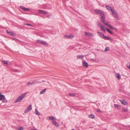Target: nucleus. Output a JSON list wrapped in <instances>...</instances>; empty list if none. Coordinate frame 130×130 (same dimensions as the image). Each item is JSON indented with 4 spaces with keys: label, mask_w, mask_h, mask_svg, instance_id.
<instances>
[{
    "label": "nucleus",
    "mask_w": 130,
    "mask_h": 130,
    "mask_svg": "<svg viewBox=\"0 0 130 130\" xmlns=\"http://www.w3.org/2000/svg\"><path fill=\"white\" fill-rule=\"evenodd\" d=\"M23 129V128L22 127L20 126L18 128V129L19 130H22Z\"/></svg>",
    "instance_id": "nucleus-34"
},
{
    "label": "nucleus",
    "mask_w": 130,
    "mask_h": 130,
    "mask_svg": "<svg viewBox=\"0 0 130 130\" xmlns=\"http://www.w3.org/2000/svg\"><path fill=\"white\" fill-rule=\"evenodd\" d=\"M110 28L112 30H115L116 31H117V29L112 27L111 26Z\"/></svg>",
    "instance_id": "nucleus-30"
},
{
    "label": "nucleus",
    "mask_w": 130,
    "mask_h": 130,
    "mask_svg": "<svg viewBox=\"0 0 130 130\" xmlns=\"http://www.w3.org/2000/svg\"><path fill=\"white\" fill-rule=\"evenodd\" d=\"M101 29H102L103 30V31L104 32H105V27L104 26H103V27L102 28V27H101Z\"/></svg>",
    "instance_id": "nucleus-36"
},
{
    "label": "nucleus",
    "mask_w": 130,
    "mask_h": 130,
    "mask_svg": "<svg viewBox=\"0 0 130 130\" xmlns=\"http://www.w3.org/2000/svg\"><path fill=\"white\" fill-rule=\"evenodd\" d=\"M69 94L70 96H74L75 95V94H74L70 93H69Z\"/></svg>",
    "instance_id": "nucleus-33"
},
{
    "label": "nucleus",
    "mask_w": 130,
    "mask_h": 130,
    "mask_svg": "<svg viewBox=\"0 0 130 130\" xmlns=\"http://www.w3.org/2000/svg\"><path fill=\"white\" fill-rule=\"evenodd\" d=\"M119 91H122V90H121V89H119Z\"/></svg>",
    "instance_id": "nucleus-42"
},
{
    "label": "nucleus",
    "mask_w": 130,
    "mask_h": 130,
    "mask_svg": "<svg viewBox=\"0 0 130 130\" xmlns=\"http://www.w3.org/2000/svg\"><path fill=\"white\" fill-rule=\"evenodd\" d=\"M115 75L117 78L119 79L120 80V76L119 74L117 73L115 74Z\"/></svg>",
    "instance_id": "nucleus-18"
},
{
    "label": "nucleus",
    "mask_w": 130,
    "mask_h": 130,
    "mask_svg": "<svg viewBox=\"0 0 130 130\" xmlns=\"http://www.w3.org/2000/svg\"><path fill=\"white\" fill-rule=\"evenodd\" d=\"M6 32L7 34L10 35L12 36H15V34L12 32H10L8 30H6Z\"/></svg>",
    "instance_id": "nucleus-10"
},
{
    "label": "nucleus",
    "mask_w": 130,
    "mask_h": 130,
    "mask_svg": "<svg viewBox=\"0 0 130 130\" xmlns=\"http://www.w3.org/2000/svg\"><path fill=\"white\" fill-rule=\"evenodd\" d=\"M89 117L90 118H94V116L93 114H91L89 116Z\"/></svg>",
    "instance_id": "nucleus-29"
},
{
    "label": "nucleus",
    "mask_w": 130,
    "mask_h": 130,
    "mask_svg": "<svg viewBox=\"0 0 130 130\" xmlns=\"http://www.w3.org/2000/svg\"><path fill=\"white\" fill-rule=\"evenodd\" d=\"M31 130H37L36 129H31Z\"/></svg>",
    "instance_id": "nucleus-43"
},
{
    "label": "nucleus",
    "mask_w": 130,
    "mask_h": 130,
    "mask_svg": "<svg viewBox=\"0 0 130 130\" xmlns=\"http://www.w3.org/2000/svg\"><path fill=\"white\" fill-rule=\"evenodd\" d=\"M111 26L110 24H108V25L107 26L110 28Z\"/></svg>",
    "instance_id": "nucleus-41"
},
{
    "label": "nucleus",
    "mask_w": 130,
    "mask_h": 130,
    "mask_svg": "<svg viewBox=\"0 0 130 130\" xmlns=\"http://www.w3.org/2000/svg\"><path fill=\"white\" fill-rule=\"evenodd\" d=\"M107 31L111 34H113L112 32L108 28H106Z\"/></svg>",
    "instance_id": "nucleus-21"
},
{
    "label": "nucleus",
    "mask_w": 130,
    "mask_h": 130,
    "mask_svg": "<svg viewBox=\"0 0 130 130\" xmlns=\"http://www.w3.org/2000/svg\"><path fill=\"white\" fill-rule=\"evenodd\" d=\"M39 12L40 13H42L43 14H46V12L44 11L40 10L39 11Z\"/></svg>",
    "instance_id": "nucleus-17"
},
{
    "label": "nucleus",
    "mask_w": 130,
    "mask_h": 130,
    "mask_svg": "<svg viewBox=\"0 0 130 130\" xmlns=\"http://www.w3.org/2000/svg\"><path fill=\"white\" fill-rule=\"evenodd\" d=\"M97 33L98 35H99L100 36H101L102 37H103V36H104V34H102L101 33V32L99 31H98L97 32Z\"/></svg>",
    "instance_id": "nucleus-25"
},
{
    "label": "nucleus",
    "mask_w": 130,
    "mask_h": 130,
    "mask_svg": "<svg viewBox=\"0 0 130 130\" xmlns=\"http://www.w3.org/2000/svg\"><path fill=\"white\" fill-rule=\"evenodd\" d=\"M97 111V112H101V111L100 109L98 110Z\"/></svg>",
    "instance_id": "nucleus-40"
},
{
    "label": "nucleus",
    "mask_w": 130,
    "mask_h": 130,
    "mask_svg": "<svg viewBox=\"0 0 130 130\" xmlns=\"http://www.w3.org/2000/svg\"><path fill=\"white\" fill-rule=\"evenodd\" d=\"M122 111H124V112H126L128 110L127 109L123 108L122 109Z\"/></svg>",
    "instance_id": "nucleus-31"
},
{
    "label": "nucleus",
    "mask_w": 130,
    "mask_h": 130,
    "mask_svg": "<svg viewBox=\"0 0 130 130\" xmlns=\"http://www.w3.org/2000/svg\"><path fill=\"white\" fill-rule=\"evenodd\" d=\"M49 15H48V16H47V17H49Z\"/></svg>",
    "instance_id": "nucleus-47"
},
{
    "label": "nucleus",
    "mask_w": 130,
    "mask_h": 130,
    "mask_svg": "<svg viewBox=\"0 0 130 130\" xmlns=\"http://www.w3.org/2000/svg\"><path fill=\"white\" fill-rule=\"evenodd\" d=\"M20 7L21 9L25 11H28L29 10V9L25 8L23 6H20Z\"/></svg>",
    "instance_id": "nucleus-7"
},
{
    "label": "nucleus",
    "mask_w": 130,
    "mask_h": 130,
    "mask_svg": "<svg viewBox=\"0 0 130 130\" xmlns=\"http://www.w3.org/2000/svg\"><path fill=\"white\" fill-rule=\"evenodd\" d=\"M104 24L106 25L107 26L108 25V24L107 23H106L105 22V23H104Z\"/></svg>",
    "instance_id": "nucleus-39"
},
{
    "label": "nucleus",
    "mask_w": 130,
    "mask_h": 130,
    "mask_svg": "<svg viewBox=\"0 0 130 130\" xmlns=\"http://www.w3.org/2000/svg\"><path fill=\"white\" fill-rule=\"evenodd\" d=\"M97 23L100 28L103 27V25L100 22H97Z\"/></svg>",
    "instance_id": "nucleus-20"
},
{
    "label": "nucleus",
    "mask_w": 130,
    "mask_h": 130,
    "mask_svg": "<svg viewBox=\"0 0 130 130\" xmlns=\"http://www.w3.org/2000/svg\"><path fill=\"white\" fill-rule=\"evenodd\" d=\"M35 112V113L37 115H40V113L38 111L37 109H36Z\"/></svg>",
    "instance_id": "nucleus-22"
},
{
    "label": "nucleus",
    "mask_w": 130,
    "mask_h": 130,
    "mask_svg": "<svg viewBox=\"0 0 130 130\" xmlns=\"http://www.w3.org/2000/svg\"><path fill=\"white\" fill-rule=\"evenodd\" d=\"M119 100L121 103H122L124 105H127L128 104L127 102H126L125 100Z\"/></svg>",
    "instance_id": "nucleus-5"
},
{
    "label": "nucleus",
    "mask_w": 130,
    "mask_h": 130,
    "mask_svg": "<svg viewBox=\"0 0 130 130\" xmlns=\"http://www.w3.org/2000/svg\"><path fill=\"white\" fill-rule=\"evenodd\" d=\"M64 37L67 38L72 39L74 37V36L73 35H65Z\"/></svg>",
    "instance_id": "nucleus-11"
},
{
    "label": "nucleus",
    "mask_w": 130,
    "mask_h": 130,
    "mask_svg": "<svg viewBox=\"0 0 130 130\" xmlns=\"http://www.w3.org/2000/svg\"><path fill=\"white\" fill-rule=\"evenodd\" d=\"M94 11L100 15L101 16H104V15L103 12L101 10H98V9H95L94 10Z\"/></svg>",
    "instance_id": "nucleus-3"
},
{
    "label": "nucleus",
    "mask_w": 130,
    "mask_h": 130,
    "mask_svg": "<svg viewBox=\"0 0 130 130\" xmlns=\"http://www.w3.org/2000/svg\"><path fill=\"white\" fill-rule=\"evenodd\" d=\"M129 130H130V129H129Z\"/></svg>",
    "instance_id": "nucleus-48"
},
{
    "label": "nucleus",
    "mask_w": 130,
    "mask_h": 130,
    "mask_svg": "<svg viewBox=\"0 0 130 130\" xmlns=\"http://www.w3.org/2000/svg\"><path fill=\"white\" fill-rule=\"evenodd\" d=\"M37 42L40 43L44 46H48L47 43L46 42L43 40L38 39L37 41Z\"/></svg>",
    "instance_id": "nucleus-2"
},
{
    "label": "nucleus",
    "mask_w": 130,
    "mask_h": 130,
    "mask_svg": "<svg viewBox=\"0 0 130 130\" xmlns=\"http://www.w3.org/2000/svg\"><path fill=\"white\" fill-rule=\"evenodd\" d=\"M100 5L101 6H102V4H101L100 3Z\"/></svg>",
    "instance_id": "nucleus-44"
},
{
    "label": "nucleus",
    "mask_w": 130,
    "mask_h": 130,
    "mask_svg": "<svg viewBox=\"0 0 130 130\" xmlns=\"http://www.w3.org/2000/svg\"><path fill=\"white\" fill-rule=\"evenodd\" d=\"M83 56H81L80 55H78L77 56V59H83Z\"/></svg>",
    "instance_id": "nucleus-24"
},
{
    "label": "nucleus",
    "mask_w": 130,
    "mask_h": 130,
    "mask_svg": "<svg viewBox=\"0 0 130 130\" xmlns=\"http://www.w3.org/2000/svg\"><path fill=\"white\" fill-rule=\"evenodd\" d=\"M46 90V89H44L42 90L40 92V94H43L45 92Z\"/></svg>",
    "instance_id": "nucleus-23"
},
{
    "label": "nucleus",
    "mask_w": 130,
    "mask_h": 130,
    "mask_svg": "<svg viewBox=\"0 0 130 130\" xmlns=\"http://www.w3.org/2000/svg\"><path fill=\"white\" fill-rule=\"evenodd\" d=\"M83 65L84 67H87L88 66V64L87 62L84 61L83 63Z\"/></svg>",
    "instance_id": "nucleus-15"
},
{
    "label": "nucleus",
    "mask_w": 130,
    "mask_h": 130,
    "mask_svg": "<svg viewBox=\"0 0 130 130\" xmlns=\"http://www.w3.org/2000/svg\"><path fill=\"white\" fill-rule=\"evenodd\" d=\"M26 94V93H25L21 94L17 99L15 102V103H16L18 102H21L23 98L25 96Z\"/></svg>",
    "instance_id": "nucleus-1"
},
{
    "label": "nucleus",
    "mask_w": 130,
    "mask_h": 130,
    "mask_svg": "<svg viewBox=\"0 0 130 130\" xmlns=\"http://www.w3.org/2000/svg\"><path fill=\"white\" fill-rule=\"evenodd\" d=\"M103 38L105 40H108L111 41H112V39L104 35L103 36Z\"/></svg>",
    "instance_id": "nucleus-8"
},
{
    "label": "nucleus",
    "mask_w": 130,
    "mask_h": 130,
    "mask_svg": "<svg viewBox=\"0 0 130 130\" xmlns=\"http://www.w3.org/2000/svg\"><path fill=\"white\" fill-rule=\"evenodd\" d=\"M109 47H106L105 49V51H109Z\"/></svg>",
    "instance_id": "nucleus-32"
},
{
    "label": "nucleus",
    "mask_w": 130,
    "mask_h": 130,
    "mask_svg": "<svg viewBox=\"0 0 130 130\" xmlns=\"http://www.w3.org/2000/svg\"><path fill=\"white\" fill-rule=\"evenodd\" d=\"M100 5L101 6H102V4H101L100 3Z\"/></svg>",
    "instance_id": "nucleus-45"
},
{
    "label": "nucleus",
    "mask_w": 130,
    "mask_h": 130,
    "mask_svg": "<svg viewBox=\"0 0 130 130\" xmlns=\"http://www.w3.org/2000/svg\"><path fill=\"white\" fill-rule=\"evenodd\" d=\"M112 13V14L117 19H118V15L116 12L113 10V11H111Z\"/></svg>",
    "instance_id": "nucleus-9"
},
{
    "label": "nucleus",
    "mask_w": 130,
    "mask_h": 130,
    "mask_svg": "<svg viewBox=\"0 0 130 130\" xmlns=\"http://www.w3.org/2000/svg\"><path fill=\"white\" fill-rule=\"evenodd\" d=\"M3 103H6L7 102V100L6 99L5 97L3 100Z\"/></svg>",
    "instance_id": "nucleus-27"
},
{
    "label": "nucleus",
    "mask_w": 130,
    "mask_h": 130,
    "mask_svg": "<svg viewBox=\"0 0 130 130\" xmlns=\"http://www.w3.org/2000/svg\"><path fill=\"white\" fill-rule=\"evenodd\" d=\"M3 61L4 62L3 63L4 64H8V62L7 61H5V60H3Z\"/></svg>",
    "instance_id": "nucleus-35"
},
{
    "label": "nucleus",
    "mask_w": 130,
    "mask_h": 130,
    "mask_svg": "<svg viewBox=\"0 0 130 130\" xmlns=\"http://www.w3.org/2000/svg\"><path fill=\"white\" fill-rule=\"evenodd\" d=\"M114 107L115 108H119L120 107V105H119L115 104H114Z\"/></svg>",
    "instance_id": "nucleus-26"
},
{
    "label": "nucleus",
    "mask_w": 130,
    "mask_h": 130,
    "mask_svg": "<svg viewBox=\"0 0 130 130\" xmlns=\"http://www.w3.org/2000/svg\"><path fill=\"white\" fill-rule=\"evenodd\" d=\"M127 66L128 69H130V64H129V66L127 65Z\"/></svg>",
    "instance_id": "nucleus-38"
},
{
    "label": "nucleus",
    "mask_w": 130,
    "mask_h": 130,
    "mask_svg": "<svg viewBox=\"0 0 130 130\" xmlns=\"http://www.w3.org/2000/svg\"><path fill=\"white\" fill-rule=\"evenodd\" d=\"M49 120L53 121L54 119H55L54 117L53 116L49 117Z\"/></svg>",
    "instance_id": "nucleus-28"
},
{
    "label": "nucleus",
    "mask_w": 130,
    "mask_h": 130,
    "mask_svg": "<svg viewBox=\"0 0 130 130\" xmlns=\"http://www.w3.org/2000/svg\"><path fill=\"white\" fill-rule=\"evenodd\" d=\"M85 35L86 36H87L90 37L94 36L93 35H92V34L91 33L85 32Z\"/></svg>",
    "instance_id": "nucleus-6"
},
{
    "label": "nucleus",
    "mask_w": 130,
    "mask_h": 130,
    "mask_svg": "<svg viewBox=\"0 0 130 130\" xmlns=\"http://www.w3.org/2000/svg\"><path fill=\"white\" fill-rule=\"evenodd\" d=\"M101 21L103 23H105V18L104 16H101Z\"/></svg>",
    "instance_id": "nucleus-16"
},
{
    "label": "nucleus",
    "mask_w": 130,
    "mask_h": 130,
    "mask_svg": "<svg viewBox=\"0 0 130 130\" xmlns=\"http://www.w3.org/2000/svg\"><path fill=\"white\" fill-rule=\"evenodd\" d=\"M52 123L54 125H55L56 127H58L59 126L58 123L56 122V121L55 120H53L52 121Z\"/></svg>",
    "instance_id": "nucleus-12"
},
{
    "label": "nucleus",
    "mask_w": 130,
    "mask_h": 130,
    "mask_svg": "<svg viewBox=\"0 0 130 130\" xmlns=\"http://www.w3.org/2000/svg\"><path fill=\"white\" fill-rule=\"evenodd\" d=\"M5 97V95L0 93V101H2Z\"/></svg>",
    "instance_id": "nucleus-13"
},
{
    "label": "nucleus",
    "mask_w": 130,
    "mask_h": 130,
    "mask_svg": "<svg viewBox=\"0 0 130 130\" xmlns=\"http://www.w3.org/2000/svg\"><path fill=\"white\" fill-rule=\"evenodd\" d=\"M36 83L35 82H33L32 83H31L30 82H28L27 84L28 86H29L33 85L35 84H36Z\"/></svg>",
    "instance_id": "nucleus-19"
},
{
    "label": "nucleus",
    "mask_w": 130,
    "mask_h": 130,
    "mask_svg": "<svg viewBox=\"0 0 130 130\" xmlns=\"http://www.w3.org/2000/svg\"><path fill=\"white\" fill-rule=\"evenodd\" d=\"M26 25H27L29 26H32V25L31 24H26Z\"/></svg>",
    "instance_id": "nucleus-37"
},
{
    "label": "nucleus",
    "mask_w": 130,
    "mask_h": 130,
    "mask_svg": "<svg viewBox=\"0 0 130 130\" xmlns=\"http://www.w3.org/2000/svg\"><path fill=\"white\" fill-rule=\"evenodd\" d=\"M32 108L31 105H30L25 110L24 112L27 113Z\"/></svg>",
    "instance_id": "nucleus-4"
},
{
    "label": "nucleus",
    "mask_w": 130,
    "mask_h": 130,
    "mask_svg": "<svg viewBox=\"0 0 130 130\" xmlns=\"http://www.w3.org/2000/svg\"><path fill=\"white\" fill-rule=\"evenodd\" d=\"M71 130H75L74 129H72Z\"/></svg>",
    "instance_id": "nucleus-46"
},
{
    "label": "nucleus",
    "mask_w": 130,
    "mask_h": 130,
    "mask_svg": "<svg viewBox=\"0 0 130 130\" xmlns=\"http://www.w3.org/2000/svg\"><path fill=\"white\" fill-rule=\"evenodd\" d=\"M106 8L107 9L109 10H110L111 11H113V9L111 8L110 6L106 5Z\"/></svg>",
    "instance_id": "nucleus-14"
}]
</instances>
